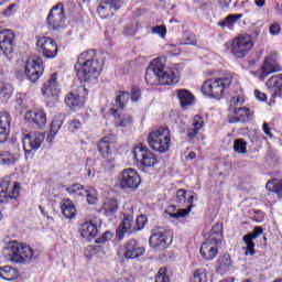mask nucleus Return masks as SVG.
I'll use <instances>...</instances> for the list:
<instances>
[{"instance_id":"nucleus-58","label":"nucleus","mask_w":282,"mask_h":282,"mask_svg":"<svg viewBox=\"0 0 282 282\" xmlns=\"http://www.w3.org/2000/svg\"><path fill=\"white\" fill-rule=\"evenodd\" d=\"M220 234H221V225L217 223L212 229V235H220Z\"/></svg>"},{"instance_id":"nucleus-24","label":"nucleus","mask_w":282,"mask_h":282,"mask_svg":"<svg viewBox=\"0 0 282 282\" xmlns=\"http://www.w3.org/2000/svg\"><path fill=\"white\" fill-rule=\"evenodd\" d=\"M261 235H263V228L257 226L254 227L253 232H249L242 237V241H245L247 246L245 254H254V239H258Z\"/></svg>"},{"instance_id":"nucleus-33","label":"nucleus","mask_w":282,"mask_h":282,"mask_svg":"<svg viewBox=\"0 0 282 282\" xmlns=\"http://www.w3.org/2000/svg\"><path fill=\"white\" fill-rule=\"evenodd\" d=\"M65 104L67 107H83L85 105V98L78 91H73L66 95Z\"/></svg>"},{"instance_id":"nucleus-59","label":"nucleus","mask_w":282,"mask_h":282,"mask_svg":"<svg viewBox=\"0 0 282 282\" xmlns=\"http://www.w3.org/2000/svg\"><path fill=\"white\" fill-rule=\"evenodd\" d=\"M254 96H256V98H258V100H260L261 102H263V101H265V94H263V93H261V91H259V90H256L254 91Z\"/></svg>"},{"instance_id":"nucleus-32","label":"nucleus","mask_w":282,"mask_h":282,"mask_svg":"<svg viewBox=\"0 0 282 282\" xmlns=\"http://www.w3.org/2000/svg\"><path fill=\"white\" fill-rule=\"evenodd\" d=\"M115 116L116 127H122L123 129L131 127L133 124V117L131 115H118V111L112 109Z\"/></svg>"},{"instance_id":"nucleus-36","label":"nucleus","mask_w":282,"mask_h":282,"mask_svg":"<svg viewBox=\"0 0 282 282\" xmlns=\"http://www.w3.org/2000/svg\"><path fill=\"white\" fill-rule=\"evenodd\" d=\"M265 188L267 191H270V193H275L279 199H282V180L273 178L272 181H269Z\"/></svg>"},{"instance_id":"nucleus-30","label":"nucleus","mask_w":282,"mask_h":282,"mask_svg":"<svg viewBox=\"0 0 282 282\" xmlns=\"http://www.w3.org/2000/svg\"><path fill=\"white\" fill-rule=\"evenodd\" d=\"M219 249L209 242H204L200 247V254L206 261H213L217 257Z\"/></svg>"},{"instance_id":"nucleus-52","label":"nucleus","mask_w":282,"mask_h":282,"mask_svg":"<svg viewBox=\"0 0 282 282\" xmlns=\"http://www.w3.org/2000/svg\"><path fill=\"white\" fill-rule=\"evenodd\" d=\"M192 127L199 131V129H202V127H204V119L199 116H195Z\"/></svg>"},{"instance_id":"nucleus-22","label":"nucleus","mask_w":282,"mask_h":282,"mask_svg":"<svg viewBox=\"0 0 282 282\" xmlns=\"http://www.w3.org/2000/svg\"><path fill=\"white\" fill-rule=\"evenodd\" d=\"M279 54L271 53L269 56L265 57L264 63L261 67V78H268L270 74H274L276 72H281L282 67L279 64L278 59Z\"/></svg>"},{"instance_id":"nucleus-11","label":"nucleus","mask_w":282,"mask_h":282,"mask_svg":"<svg viewBox=\"0 0 282 282\" xmlns=\"http://www.w3.org/2000/svg\"><path fill=\"white\" fill-rule=\"evenodd\" d=\"M45 141V135L41 132H31L23 140L25 158H34V153L41 149V144Z\"/></svg>"},{"instance_id":"nucleus-28","label":"nucleus","mask_w":282,"mask_h":282,"mask_svg":"<svg viewBox=\"0 0 282 282\" xmlns=\"http://www.w3.org/2000/svg\"><path fill=\"white\" fill-rule=\"evenodd\" d=\"M176 96L180 100L182 109H186V107H193V102H195V96L191 94L189 90L178 89L176 90Z\"/></svg>"},{"instance_id":"nucleus-25","label":"nucleus","mask_w":282,"mask_h":282,"mask_svg":"<svg viewBox=\"0 0 282 282\" xmlns=\"http://www.w3.org/2000/svg\"><path fill=\"white\" fill-rule=\"evenodd\" d=\"M11 122L12 118L9 112H0V144L8 140Z\"/></svg>"},{"instance_id":"nucleus-46","label":"nucleus","mask_w":282,"mask_h":282,"mask_svg":"<svg viewBox=\"0 0 282 282\" xmlns=\"http://www.w3.org/2000/svg\"><path fill=\"white\" fill-rule=\"evenodd\" d=\"M111 239H113V234L111 231H106L95 240V243H107V241H111Z\"/></svg>"},{"instance_id":"nucleus-45","label":"nucleus","mask_w":282,"mask_h":282,"mask_svg":"<svg viewBox=\"0 0 282 282\" xmlns=\"http://www.w3.org/2000/svg\"><path fill=\"white\" fill-rule=\"evenodd\" d=\"M148 218L145 215H140L137 217L134 221V227L137 229V232H140V230L144 229V226H147Z\"/></svg>"},{"instance_id":"nucleus-17","label":"nucleus","mask_w":282,"mask_h":282,"mask_svg":"<svg viewBox=\"0 0 282 282\" xmlns=\"http://www.w3.org/2000/svg\"><path fill=\"white\" fill-rule=\"evenodd\" d=\"M17 41V35L14 31L6 29L0 31V52L4 56L10 57L14 52V42Z\"/></svg>"},{"instance_id":"nucleus-34","label":"nucleus","mask_w":282,"mask_h":282,"mask_svg":"<svg viewBox=\"0 0 282 282\" xmlns=\"http://www.w3.org/2000/svg\"><path fill=\"white\" fill-rule=\"evenodd\" d=\"M82 237H96L98 235V226L94 221H86L82 225L80 228Z\"/></svg>"},{"instance_id":"nucleus-13","label":"nucleus","mask_w":282,"mask_h":282,"mask_svg":"<svg viewBox=\"0 0 282 282\" xmlns=\"http://www.w3.org/2000/svg\"><path fill=\"white\" fill-rule=\"evenodd\" d=\"M58 74L54 73L51 75L50 79L44 83L42 88V94L48 99V102H58L61 97V88L58 87Z\"/></svg>"},{"instance_id":"nucleus-64","label":"nucleus","mask_w":282,"mask_h":282,"mask_svg":"<svg viewBox=\"0 0 282 282\" xmlns=\"http://www.w3.org/2000/svg\"><path fill=\"white\" fill-rule=\"evenodd\" d=\"M54 133L53 132H51V134H48L47 135V138H46V140L48 141V142H54Z\"/></svg>"},{"instance_id":"nucleus-6","label":"nucleus","mask_w":282,"mask_h":282,"mask_svg":"<svg viewBox=\"0 0 282 282\" xmlns=\"http://www.w3.org/2000/svg\"><path fill=\"white\" fill-rule=\"evenodd\" d=\"M132 155L140 171H147V169H153L158 165V158L151 150H149V148H147V145H137Z\"/></svg>"},{"instance_id":"nucleus-31","label":"nucleus","mask_w":282,"mask_h":282,"mask_svg":"<svg viewBox=\"0 0 282 282\" xmlns=\"http://www.w3.org/2000/svg\"><path fill=\"white\" fill-rule=\"evenodd\" d=\"M20 158L21 155L18 152L2 151L0 153V164H2V166H12V164H17Z\"/></svg>"},{"instance_id":"nucleus-43","label":"nucleus","mask_w":282,"mask_h":282,"mask_svg":"<svg viewBox=\"0 0 282 282\" xmlns=\"http://www.w3.org/2000/svg\"><path fill=\"white\" fill-rule=\"evenodd\" d=\"M247 145H248V143H246V141L243 139H237L234 142V151L236 153L246 154V153H248Z\"/></svg>"},{"instance_id":"nucleus-62","label":"nucleus","mask_w":282,"mask_h":282,"mask_svg":"<svg viewBox=\"0 0 282 282\" xmlns=\"http://www.w3.org/2000/svg\"><path fill=\"white\" fill-rule=\"evenodd\" d=\"M169 47L172 52H174V54H180L182 52L175 44H170Z\"/></svg>"},{"instance_id":"nucleus-5","label":"nucleus","mask_w":282,"mask_h":282,"mask_svg":"<svg viewBox=\"0 0 282 282\" xmlns=\"http://www.w3.org/2000/svg\"><path fill=\"white\" fill-rule=\"evenodd\" d=\"M148 143L153 151L166 153L171 147V130L169 128H160L152 131L148 137Z\"/></svg>"},{"instance_id":"nucleus-50","label":"nucleus","mask_w":282,"mask_h":282,"mask_svg":"<svg viewBox=\"0 0 282 282\" xmlns=\"http://www.w3.org/2000/svg\"><path fill=\"white\" fill-rule=\"evenodd\" d=\"M142 98V91L138 88H132L130 93L131 102H138Z\"/></svg>"},{"instance_id":"nucleus-53","label":"nucleus","mask_w":282,"mask_h":282,"mask_svg":"<svg viewBox=\"0 0 282 282\" xmlns=\"http://www.w3.org/2000/svg\"><path fill=\"white\" fill-rule=\"evenodd\" d=\"M155 282H169V278L166 276V269L159 270Z\"/></svg>"},{"instance_id":"nucleus-38","label":"nucleus","mask_w":282,"mask_h":282,"mask_svg":"<svg viewBox=\"0 0 282 282\" xmlns=\"http://www.w3.org/2000/svg\"><path fill=\"white\" fill-rule=\"evenodd\" d=\"M243 14H229L227 15L221 22H219L220 28H229V30H232V26L235 23L238 22L239 19H241Z\"/></svg>"},{"instance_id":"nucleus-40","label":"nucleus","mask_w":282,"mask_h":282,"mask_svg":"<svg viewBox=\"0 0 282 282\" xmlns=\"http://www.w3.org/2000/svg\"><path fill=\"white\" fill-rule=\"evenodd\" d=\"M131 94L129 91H119L115 104L117 109H122L123 107H127V102H129Z\"/></svg>"},{"instance_id":"nucleus-3","label":"nucleus","mask_w":282,"mask_h":282,"mask_svg":"<svg viewBox=\"0 0 282 282\" xmlns=\"http://www.w3.org/2000/svg\"><path fill=\"white\" fill-rule=\"evenodd\" d=\"M3 257L7 261H11V263L25 265V263H30L34 259V250L28 245L12 241L3 250Z\"/></svg>"},{"instance_id":"nucleus-57","label":"nucleus","mask_w":282,"mask_h":282,"mask_svg":"<svg viewBox=\"0 0 282 282\" xmlns=\"http://www.w3.org/2000/svg\"><path fill=\"white\" fill-rule=\"evenodd\" d=\"M197 129L196 128H189L187 129V137L193 140V138H195V135H197Z\"/></svg>"},{"instance_id":"nucleus-12","label":"nucleus","mask_w":282,"mask_h":282,"mask_svg":"<svg viewBox=\"0 0 282 282\" xmlns=\"http://www.w3.org/2000/svg\"><path fill=\"white\" fill-rule=\"evenodd\" d=\"M44 69L45 66L41 57L29 58L24 66V74L31 83H36L43 76Z\"/></svg>"},{"instance_id":"nucleus-61","label":"nucleus","mask_w":282,"mask_h":282,"mask_svg":"<svg viewBox=\"0 0 282 282\" xmlns=\"http://www.w3.org/2000/svg\"><path fill=\"white\" fill-rule=\"evenodd\" d=\"M262 129H263L265 135H268L269 138H272V132L270 131V126H268L267 122L263 123Z\"/></svg>"},{"instance_id":"nucleus-49","label":"nucleus","mask_w":282,"mask_h":282,"mask_svg":"<svg viewBox=\"0 0 282 282\" xmlns=\"http://www.w3.org/2000/svg\"><path fill=\"white\" fill-rule=\"evenodd\" d=\"M180 45H197V36H195V34H189L183 42H180Z\"/></svg>"},{"instance_id":"nucleus-8","label":"nucleus","mask_w":282,"mask_h":282,"mask_svg":"<svg viewBox=\"0 0 282 282\" xmlns=\"http://www.w3.org/2000/svg\"><path fill=\"white\" fill-rule=\"evenodd\" d=\"M118 182L120 188L123 191H137V188L140 186L141 178L140 174H138L134 169L128 167L119 174Z\"/></svg>"},{"instance_id":"nucleus-48","label":"nucleus","mask_w":282,"mask_h":282,"mask_svg":"<svg viewBox=\"0 0 282 282\" xmlns=\"http://www.w3.org/2000/svg\"><path fill=\"white\" fill-rule=\"evenodd\" d=\"M83 127V121L79 119H74L73 121L69 122L68 129L72 131V133H76L78 129Z\"/></svg>"},{"instance_id":"nucleus-56","label":"nucleus","mask_w":282,"mask_h":282,"mask_svg":"<svg viewBox=\"0 0 282 282\" xmlns=\"http://www.w3.org/2000/svg\"><path fill=\"white\" fill-rule=\"evenodd\" d=\"M17 8V4L12 3L10 4L4 11H3V15L4 17H12V14H14V9Z\"/></svg>"},{"instance_id":"nucleus-60","label":"nucleus","mask_w":282,"mask_h":282,"mask_svg":"<svg viewBox=\"0 0 282 282\" xmlns=\"http://www.w3.org/2000/svg\"><path fill=\"white\" fill-rule=\"evenodd\" d=\"M1 94L2 96H4V98H10V96H12V89H8V87H4L2 88Z\"/></svg>"},{"instance_id":"nucleus-41","label":"nucleus","mask_w":282,"mask_h":282,"mask_svg":"<svg viewBox=\"0 0 282 282\" xmlns=\"http://www.w3.org/2000/svg\"><path fill=\"white\" fill-rule=\"evenodd\" d=\"M218 267H219V270H224V272H228V270L232 268V259L230 258V254L225 253L221 258H219Z\"/></svg>"},{"instance_id":"nucleus-39","label":"nucleus","mask_w":282,"mask_h":282,"mask_svg":"<svg viewBox=\"0 0 282 282\" xmlns=\"http://www.w3.org/2000/svg\"><path fill=\"white\" fill-rule=\"evenodd\" d=\"M66 193H68V195L85 197V193H87V189H85V186H83L80 183H75L66 188Z\"/></svg>"},{"instance_id":"nucleus-35","label":"nucleus","mask_w":282,"mask_h":282,"mask_svg":"<svg viewBox=\"0 0 282 282\" xmlns=\"http://www.w3.org/2000/svg\"><path fill=\"white\" fill-rule=\"evenodd\" d=\"M0 276L4 281H17L19 279V270L8 265L0 268Z\"/></svg>"},{"instance_id":"nucleus-26","label":"nucleus","mask_w":282,"mask_h":282,"mask_svg":"<svg viewBox=\"0 0 282 282\" xmlns=\"http://www.w3.org/2000/svg\"><path fill=\"white\" fill-rule=\"evenodd\" d=\"M267 87L272 91V98H279L282 95V74L272 76L267 82Z\"/></svg>"},{"instance_id":"nucleus-16","label":"nucleus","mask_w":282,"mask_h":282,"mask_svg":"<svg viewBox=\"0 0 282 282\" xmlns=\"http://www.w3.org/2000/svg\"><path fill=\"white\" fill-rule=\"evenodd\" d=\"M36 47L39 54H42L44 58H56L58 54V45L51 37H42L37 40Z\"/></svg>"},{"instance_id":"nucleus-55","label":"nucleus","mask_w":282,"mask_h":282,"mask_svg":"<svg viewBox=\"0 0 282 282\" xmlns=\"http://www.w3.org/2000/svg\"><path fill=\"white\" fill-rule=\"evenodd\" d=\"M243 119L239 118V115H235L231 112V115H228V122L230 124H236L237 122H241Z\"/></svg>"},{"instance_id":"nucleus-9","label":"nucleus","mask_w":282,"mask_h":282,"mask_svg":"<svg viewBox=\"0 0 282 282\" xmlns=\"http://www.w3.org/2000/svg\"><path fill=\"white\" fill-rule=\"evenodd\" d=\"M21 185L17 182L12 183L10 176H6L0 182V204H8L10 199L19 197Z\"/></svg>"},{"instance_id":"nucleus-44","label":"nucleus","mask_w":282,"mask_h":282,"mask_svg":"<svg viewBox=\"0 0 282 282\" xmlns=\"http://www.w3.org/2000/svg\"><path fill=\"white\" fill-rule=\"evenodd\" d=\"M65 120V116H61L58 119H55L51 123V133L56 135L58 131H61V127H63V122Z\"/></svg>"},{"instance_id":"nucleus-7","label":"nucleus","mask_w":282,"mask_h":282,"mask_svg":"<svg viewBox=\"0 0 282 282\" xmlns=\"http://www.w3.org/2000/svg\"><path fill=\"white\" fill-rule=\"evenodd\" d=\"M252 47H254V42L250 35H239L232 40L231 54L236 58H246Z\"/></svg>"},{"instance_id":"nucleus-2","label":"nucleus","mask_w":282,"mask_h":282,"mask_svg":"<svg viewBox=\"0 0 282 282\" xmlns=\"http://www.w3.org/2000/svg\"><path fill=\"white\" fill-rule=\"evenodd\" d=\"M145 82L148 85H177L180 75L171 68H166L165 61L158 57L151 62L145 72Z\"/></svg>"},{"instance_id":"nucleus-18","label":"nucleus","mask_w":282,"mask_h":282,"mask_svg":"<svg viewBox=\"0 0 282 282\" xmlns=\"http://www.w3.org/2000/svg\"><path fill=\"white\" fill-rule=\"evenodd\" d=\"M24 118L32 129L42 130L45 129V126L47 124V115L43 110H29L26 111Z\"/></svg>"},{"instance_id":"nucleus-29","label":"nucleus","mask_w":282,"mask_h":282,"mask_svg":"<svg viewBox=\"0 0 282 282\" xmlns=\"http://www.w3.org/2000/svg\"><path fill=\"white\" fill-rule=\"evenodd\" d=\"M120 208V205L118 204V200L115 198H106L101 210L106 215V217H113L116 213H118V209Z\"/></svg>"},{"instance_id":"nucleus-14","label":"nucleus","mask_w":282,"mask_h":282,"mask_svg":"<svg viewBox=\"0 0 282 282\" xmlns=\"http://www.w3.org/2000/svg\"><path fill=\"white\" fill-rule=\"evenodd\" d=\"M46 23L50 30H61L65 24V9L59 3L53 7L47 15Z\"/></svg>"},{"instance_id":"nucleus-15","label":"nucleus","mask_w":282,"mask_h":282,"mask_svg":"<svg viewBox=\"0 0 282 282\" xmlns=\"http://www.w3.org/2000/svg\"><path fill=\"white\" fill-rule=\"evenodd\" d=\"M149 243L153 250H166L173 243V237L169 231H156L150 236Z\"/></svg>"},{"instance_id":"nucleus-37","label":"nucleus","mask_w":282,"mask_h":282,"mask_svg":"<svg viewBox=\"0 0 282 282\" xmlns=\"http://www.w3.org/2000/svg\"><path fill=\"white\" fill-rule=\"evenodd\" d=\"M61 208L66 219H74V217H76V206H74V203L72 200L66 199Z\"/></svg>"},{"instance_id":"nucleus-42","label":"nucleus","mask_w":282,"mask_h":282,"mask_svg":"<svg viewBox=\"0 0 282 282\" xmlns=\"http://www.w3.org/2000/svg\"><path fill=\"white\" fill-rule=\"evenodd\" d=\"M189 282H208L206 269H196Z\"/></svg>"},{"instance_id":"nucleus-54","label":"nucleus","mask_w":282,"mask_h":282,"mask_svg":"<svg viewBox=\"0 0 282 282\" xmlns=\"http://www.w3.org/2000/svg\"><path fill=\"white\" fill-rule=\"evenodd\" d=\"M270 34L273 36H276L281 32V24L279 23H273L270 29H269Z\"/></svg>"},{"instance_id":"nucleus-21","label":"nucleus","mask_w":282,"mask_h":282,"mask_svg":"<svg viewBox=\"0 0 282 282\" xmlns=\"http://www.w3.org/2000/svg\"><path fill=\"white\" fill-rule=\"evenodd\" d=\"M124 0H104L97 8V12L101 19L113 17V10H120Z\"/></svg>"},{"instance_id":"nucleus-10","label":"nucleus","mask_w":282,"mask_h":282,"mask_svg":"<svg viewBox=\"0 0 282 282\" xmlns=\"http://www.w3.org/2000/svg\"><path fill=\"white\" fill-rule=\"evenodd\" d=\"M195 199V195L193 192L186 193V189H178L176 192V204L177 206H184V204H189L187 208L178 209L177 213L170 214L173 219H180L184 217H188L193 208V202Z\"/></svg>"},{"instance_id":"nucleus-4","label":"nucleus","mask_w":282,"mask_h":282,"mask_svg":"<svg viewBox=\"0 0 282 282\" xmlns=\"http://www.w3.org/2000/svg\"><path fill=\"white\" fill-rule=\"evenodd\" d=\"M232 85L231 75H227L226 77L208 79L204 82L202 86V93L204 96H209V98H221L224 96V90L228 89Z\"/></svg>"},{"instance_id":"nucleus-20","label":"nucleus","mask_w":282,"mask_h":282,"mask_svg":"<svg viewBox=\"0 0 282 282\" xmlns=\"http://www.w3.org/2000/svg\"><path fill=\"white\" fill-rule=\"evenodd\" d=\"M144 252H147V249L138 242L135 239H129L123 245V257L124 259H140V257H143Z\"/></svg>"},{"instance_id":"nucleus-63","label":"nucleus","mask_w":282,"mask_h":282,"mask_svg":"<svg viewBox=\"0 0 282 282\" xmlns=\"http://www.w3.org/2000/svg\"><path fill=\"white\" fill-rule=\"evenodd\" d=\"M254 3L258 8H263V6H265V0H254Z\"/></svg>"},{"instance_id":"nucleus-1","label":"nucleus","mask_w":282,"mask_h":282,"mask_svg":"<svg viewBox=\"0 0 282 282\" xmlns=\"http://www.w3.org/2000/svg\"><path fill=\"white\" fill-rule=\"evenodd\" d=\"M104 65L105 62L98 58L96 51L89 50L78 56L77 63L75 64V72L79 80L94 83V80H98Z\"/></svg>"},{"instance_id":"nucleus-51","label":"nucleus","mask_w":282,"mask_h":282,"mask_svg":"<svg viewBox=\"0 0 282 282\" xmlns=\"http://www.w3.org/2000/svg\"><path fill=\"white\" fill-rule=\"evenodd\" d=\"M153 34H159L161 39H164L166 36V26L164 25H156L152 29Z\"/></svg>"},{"instance_id":"nucleus-23","label":"nucleus","mask_w":282,"mask_h":282,"mask_svg":"<svg viewBox=\"0 0 282 282\" xmlns=\"http://www.w3.org/2000/svg\"><path fill=\"white\" fill-rule=\"evenodd\" d=\"M239 97H232L229 101V111L238 116V118L242 121L248 122V120H252V111L247 107H238Z\"/></svg>"},{"instance_id":"nucleus-47","label":"nucleus","mask_w":282,"mask_h":282,"mask_svg":"<svg viewBox=\"0 0 282 282\" xmlns=\"http://www.w3.org/2000/svg\"><path fill=\"white\" fill-rule=\"evenodd\" d=\"M84 197H87V202L90 205H94L98 202V197L96 196V192L86 189Z\"/></svg>"},{"instance_id":"nucleus-19","label":"nucleus","mask_w":282,"mask_h":282,"mask_svg":"<svg viewBox=\"0 0 282 282\" xmlns=\"http://www.w3.org/2000/svg\"><path fill=\"white\" fill-rule=\"evenodd\" d=\"M133 232H138L135 229V220H133V213L123 214L122 221L117 228V238L122 241L124 235H133Z\"/></svg>"},{"instance_id":"nucleus-27","label":"nucleus","mask_w":282,"mask_h":282,"mask_svg":"<svg viewBox=\"0 0 282 282\" xmlns=\"http://www.w3.org/2000/svg\"><path fill=\"white\" fill-rule=\"evenodd\" d=\"M113 141H111V138L104 137L100 139V141L97 144L98 153L102 158H109V155H112L113 153Z\"/></svg>"}]
</instances>
